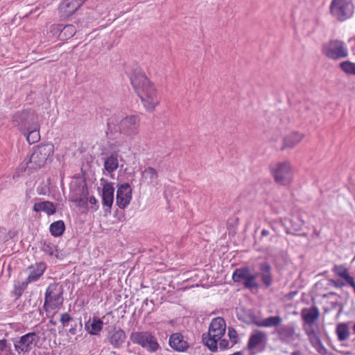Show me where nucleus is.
Wrapping results in <instances>:
<instances>
[{"instance_id": "obj_28", "label": "nucleus", "mask_w": 355, "mask_h": 355, "mask_svg": "<svg viewBox=\"0 0 355 355\" xmlns=\"http://www.w3.org/2000/svg\"><path fill=\"white\" fill-rule=\"evenodd\" d=\"M76 33V27L72 24H69L62 28L60 31L59 37L61 40H67L72 37Z\"/></svg>"}, {"instance_id": "obj_10", "label": "nucleus", "mask_w": 355, "mask_h": 355, "mask_svg": "<svg viewBox=\"0 0 355 355\" xmlns=\"http://www.w3.org/2000/svg\"><path fill=\"white\" fill-rule=\"evenodd\" d=\"M332 15L340 21H345L353 14L352 0H333L331 3Z\"/></svg>"}, {"instance_id": "obj_35", "label": "nucleus", "mask_w": 355, "mask_h": 355, "mask_svg": "<svg viewBox=\"0 0 355 355\" xmlns=\"http://www.w3.org/2000/svg\"><path fill=\"white\" fill-rule=\"evenodd\" d=\"M88 202L90 204V209L92 211L95 212L98 209V203L97 199L92 196L88 198Z\"/></svg>"}, {"instance_id": "obj_45", "label": "nucleus", "mask_w": 355, "mask_h": 355, "mask_svg": "<svg viewBox=\"0 0 355 355\" xmlns=\"http://www.w3.org/2000/svg\"><path fill=\"white\" fill-rule=\"evenodd\" d=\"M352 330H353V332L355 334V322H354V326L352 327Z\"/></svg>"}, {"instance_id": "obj_46", "label": "nucleus", "mask_w": 355, "mask_h": 355, "mask_svg": "<svg viewBox=\"0 0 355 355\" xmlns=\"http://www.w3.org/2000/svg\"><path fill=\"white\" fill-rule=\"evenodd\" d=\"M311 334H312V338L313 337V331H311Z\"/></svg>"}, {"instance_id": "obj_30", "label": "nucleus", "mask_w": 355, "mask_h": 355, "mask_svg": "<svg viewBox=\"0 0 355 355\" xmlns=\"http://www.w3.org/2000/svg\"><path fill=\"white\" fill-rule=\"evenodd\" d=\"M277 334L282 340H286L291 337L294 333V330L292 327L288 326L280 327L276 330Z\"/></svg>"}, {"instance_id": "obj_24", "label": "nucleus", "mask_w": 355, "mask_h": 355, "mask_svg": "<svg viewBox=\"0 0 355 355\" xmlns=\"http://www.w3.org/2000/svg\"><path fill=\"white\" fill-rule=\"evenodd\" d=\"M282 322L280 316H270L262 320L255 322L257 327H274L279 326Z\"/></svg>"}, {"instance_id": "obj_20", "label": "nucleus", "mask_w": 355, "mask_h": 355, "mask_svg": "<svg viewBox=\"0 0 355 355\" xmlns=\"http://www.w3.org/2000/svg\"><path fill=\"white\" fill-rule=\"evenodd\" d=\"M119 155L114 152L110 154L104 161V168L108 173H112L119 167Z\"/></svg>"}, {"instance_id": "obj_42", "label": "nucleus", "mask_w": 355, "mask_h": 355, "mask_svg": "<svg viewBox=\"0 0 355 355\" xmlns=\"http://www.w3.org/2000/svg\"><path fill=\"white\" fill-rule=\"evenodd\" d=\"M315 347L318 348L319 353L322 354V355H324V354H325L327 353V350L324 347L320 346V344H317L315 346Z\"/></svg>"}, {"instance_id": "obj_33", "label": "nucleus", "mask_w": 355, "mask_h": 355, "mask_svg": "<svg viewBox=\"0 0 355 355\" xmlns=\"http://www.w3.org/2000/svg\"><path fill=\"white\" fill-rule=\"evenodd\" d=\"M340 67L348 74L355 75V63L350 61H345L340 63Z\"/></svg>"}, {"instance_id": "obj_44", "label": "nucleus", "mask_w": 355, "mask_h": 355, "mask_svg": "<svg viewBox=\"0 0 355 355\" xmlns=\"http://www.w3.org/2000/svg\"><path fill=\"white\" fill-rule=\"evenodd\" d=\"M270 234V232L267 230H263L261 231V236H268Z\"/></svg>"}, {"instance_id": "obj_5", "label": "nucleus", "mask_w": 355, "mask_h": 355, "mask_svg": "<svg viewBox=\"0 0 355 355\" xmlns=\"http://www.w3.org/2000/svg\"><path fill=\"white\" fill-rule=\"evenodd\" d=\"M13 123L24 135H26V132L29 129L40 125L38 115L32 110L17 112L13 117Z\"/></svg>"}, {"instance_id": "obj_32", "label": "nucleus", "mask_w": 355, "mask_h": 355, "mask_svg": "<svg viewBox=\"0 0 355 355\" xmlns=\"http://www.w3.org/2000/svg\"><path fill=\"white\" fill-rule=\"evenodd\" d=\"M88 190L87 188L83 189V193L80 196V197L77 198L74 200L75 203L79 207H85L87 205L88 203Z\"/></svg>"}, {"instance_id": "obj_17", "label": "nucleus", "mask_w": 355, "mask_h": 355, "mask_svg": "<svg viewBox=\"0 0 355 355\" xmlns=\"http://www.w3.org/2000/svg\"><path fill=\"white\" fill-rule=\"evenodd\" d=\"M304 137V135L300 132H292L284 137L282 149L292 148L300 144Z\"/></svg>"}, {"instance_id": "obj_19", "label": "nucleus", "mask_w": 355, "mask_h": 355, "mask_svg": "<svg viewBox=\"0 0 355 355\" xmlns=\"http://www.w3.org/2000/svg\"><path fill=\"white\" fill-rule=\"evenodd\" d=\"M85 327L86 331L90 335H98L103 329V322L101 320V319L97 317H94L91 323H89V321H88L85 324Z\"/></svg>"}, {"instance_id": "obj_41", "label": "nucleus", "mask_w": 355, "mask_h": 355, "mask_svg": "<svg viewBox=\"0 0 355 355\" xmlns=\"http://www.w3.org/2000/svg\"><path fill=\"white\" fill-rule=\"evenodd\" d=\"M319 316V311H318V309L315 307V306H312V322H313V321L317 319Z\"/></svg>"}, {"instance_id": "obj_21", "label": "nucleus", "mask_w": 355, "mask_h": 355, "mask_svg": "<svg viewBox=\"0 0 355 355\" xmlns=\"http://www.w3.org/2000/svg\"><path fill=\"white\" fill-rule=\"evenodd\" d=\"M259 269L261 270V278L263 284L267 288L270 286L272 282L270 266L267 262H264L260 265Z\"/></svg>"}, {"instance_id": "obj_13", "label": "nucleus", "mask_w": 355, "mask_h": 355, "mask_svg": "<svg viewBox=\"0 0 355 355\" xmlns=\"http://www.w3.org/2000/svg\"><path fill=\"white\" fill-rule=\"evenodd\" d=\"M267 341V335L265 332L255 330L249 337L247 347L250 352V355H254L255 351L260 347L263 346Z\"/></svg>"}, {"instance_id": "obj_40", "label": "nucleus", "mask_w": 355, "mask_h": 355, "mask_svg": "<svg viewBox=\"0 0 355 355\" xmlns=\"http://www.w3.org/2000/svg\"><path fill=\"white\" fill-rule=\"evenodd\" d=\"M8 342L6 339L0 340V355H2L1 353L7 348Z\"/></svg>"}, {"instance_id": "obj_18", "label": "nucleus", "mask_w": 355, "mask_h": 355, "mask_svg": "<svg viewBox=\"0 0 355 355\" xmlns=\"http://www.w3.org/2000/svg\"><path fill=\"white\" fill-rule=\"evenodd\" d=\"M114 193L113 183L107 182L103 185L102 189V203L103 206L111 208L114 202Z\"/></svg>"}, {"instance_id": "obj_22", "label": "nucleus", "mask_w": 355, "mask_h": 355, "mask_svg": "<svg viewBox=\"0 0 355 355\" xmlns=\"http://www.w3.org/2000/svg\"><path fill=\"white\" fill-rule=\"evenodd\" d=\"M33 210L35 212L42 211L49 216L55 213L56 208L53 202L50 201H44L35 203L33 205Z\"/></svg>"}, {"instance_id": "obj_14", "label": "nucleus", "mask_w": 355, "mask_h": 355, "mask_svg": "<svg viewBox=\"0 0 355 355\" xmlns=\"http://www.w3.org/2000/svg\"><path fill=\"white\" fill-rule=\"evenodd\" d=\"M132 199V189L128 184L120 185L116 191V205L121 209H125Z\"/></svg>"}, {"instance_id": "obj_6", "label": "nucleus", "mask_w": 355, "mask_h": 355, "mask_svg": "<svg viewBox=\"0 0 355 355\" xmlns=\"http://www.w3.org/2000/svg\"><path fill=\"white\" fill-rule=\"evenodd\" d=\"M257 275L252 274L248 267L236 268L232 273V280L235 283H242L244 288L253 290L257 289L259 284L257 281Z\"/></svg>"}, {"instance_id": "obj_3", "label": "nucleus", "mask_w": 355, "mask_h": 355, "mask_svg": "<svg viewBox=\"0 0 355 355\" xmlns=\"http://www.w3.org/2000/svg\"><path fill=\"white\" fill-rule=\"evenodd\" d=\"M63 288L58 283L50 284L46 289L43 307L46 311L59 310L63 305Z\"/></svg>"}, {"instance_id": "obj_1", "label": "nucleus", "mask_w": 355, "mask_h": 355, "mask_svg": "<svg viewBox=\"0 0 355 355\" xmlns=\"http://www.w3.org/2000/svg\"><path fill=\"white\" fill-rule=\"evenodd\" d=\"M130 78L131 85L144 110L153 112L160 104V94L155 84L141 71H135Z\"/></svg>"}, {"instance_id": "obj_29", "label": "nucleus", "mask_w": 355, "mask_h": 355, "mask_svg": "<svg viewBox=\"0 0 355 355\" xmlns=\"http://www.w3.org/2000/svg\"><path fill=\"white\" fill-rule=\"evenodd\" d=\"M24 135L26 137V140L30 144L37 142L40 139V125L29 129V130H27L26 135Z\"/></svg>"}, {"instance_id": "obj_27", "label": "nucleus", "mask_w": 355, "mask_h": 355, "mask_svg": "<svg viewBox=\"0 0 355 355\" xmlns=\"http://www.w3.org/2000/svg\"><path fill=\"white\" fill-rule=\"evenodd\" d=\"M65 230V225L62 220H60L51 224L49 230L54 236H61Z\"/></svg>"}, {"instance_id": "obj_7", "label": "nucleus", "mask_w": 355, "mask_h": 355, "mask_svg": "<svg viewBox=\"0 0 355 355\" xmlns=\"http://www.w3.org/2000/svg\"><path fill=\"white\" fill-rule=\"evenodd\" d=\"M53 153V146L50 144L40 145L33 148L30 155L28 164L30 167L37 168L43 166L48 157Z\"/></svg>"}, {"instance_id": "obj_31", "label": "nucleus", "mask_w": 355, "mask_h": 355, "mask_svg": "<svg viewBox=\"0 0 355 355\" xmlns=\"http://www.w3.org/2000/svg\"><path fill=\"white\" fill-rule=\"evenodd\" d=\"M29 284L31 283L28 282L26 279L23 282H15L14 284L15 295L17 297H21Z\"/></svg>"}, {"instance_id": "obj_25", "label": "nucleus", "mask_w": 355, "mask_h": 355, "mask_svg": "<svg viewBox=\"0 0 355 355\" xmlns=\"http://www.w3.org/2000/svg\"><path fill=\"white\" fill-rule=\"evenodd\" d=\"M348 324L347 322H340L336 325V333L339 341H344L349 338L350 332Z\"/></svg>"}, {"instance_id": "obj_4", "label": "nucleus", "mask_w": 355, "mask_h": 355, "mask_svg": "<svg viewBox=\"0 0 355 355\" xmlns=\"http://www.w3.org/2000/svg\"><path fill=\"white\" fill-rule=\"evenodd\" d=\"M130 339L150 353H155L160 349L157 338L148 331H134L130 334Z\"/></svg>"}, {"instance_id": "obj_43", "label": "nucleus", "mask_w": 355, "mask_h": 355, "mask_svg": "<svg viewBox=\"0 0 355 355\" xmlns=\"http://www.w3.org/2000/svg\"><path fill=\"white\" fill-rule=\"evenodd\" d=\"M69 332L71 334V335H75L76 334V325H75L74 327H71L69 329Z\"/></svg>"}, {"instance_id": "obj_12", "label": "nucleus", "mask_w": 355, "mask_h": 355, "mask_svg": "<svg viewBox=\"0 0 355 355\" xmlns=\"http://www.w3.org/2000/svg\"><path fill=\"white\" fill-rule=\"evenodd\" d=\"M40 337L36 333L28 332L14 343V347L19 354L28 353L37 346Z\"/></svg>"}, {"instance_id": "obj_8", "label": "nucleus", "mask_w": 355, "mask_h": 355, "mask_svg": "<svg viewBox=\"0 0 355 355\" xmlns=\"http://www.w3.org/2000/svg\"><path fill=\"white\" fill-rule=\"evenodd\" d=\"M275 181L281 185H287L293 180V170L288 162H279L270 167Z\"/></svg>"}, {"instance_id": "obj_36", "label": "nucleus", "mask_w": 355, "mask_h": 355, "mask_svg": "<svg viewBox=\"0 0 355 355\" xmlns=\"http://www.w3.org/2000/svg\"><path fill=\"white\" fill-rule=\"evenodd\" d=\"M302 317L306 324L311 325V309H304L302 311Z\"/></svg>"}, {"instance_id": "obj_37", "label": "nucleus", "mask_w": 355, "mask_h": 355, "mask_svg": "<svg viewBox=\"0 0 355 355\" xmlns=\"http://www.w3.org/2000/svg\"><path fill=\"white\" fill-rule=\"evenodd\" d=\"M228 336L230 337V339L234 343H236V338L238 337V335H237V332L236 331L232 328V327H230L228 329Z\"/></svg>"}, {"instance_id": "obj_9", "label": "nucleus", "mask_w": 355, "mask_h": 355, "mask_svg": "<svg viewBox=\"0 0 355 355\" xmlns=\"http://www.w3.org/2000/svg\"><path fill=\"white\" fill-rule=\"evenodd\" d=\"M141 119L138 114H130L123 118L119 123V130L121 135L133 138L139 134Z\"/></svg>"}, {"instance_id": "obj_11", "label": "nucleus", "mask_w": 355, "mask_h": 355, "mask_svg": "<svg viewBox=\"0 0 355 355\" xmlns=\"http://www.w3.org/2000/svg\"><path fill=\"white\" fill-rule=\"evenodd\" d=\"M324 54L330 59L339 60L348 55V49L345 43L340 40H331L323 46Z\"/></svg>"}, {"instance_id": "obj_38", "label": "nucleus", "mask_w": 355, "mask_h": 355, "mask_svg": "<svg viewBox=\"0 0 355 355\" xmlns=\"http://www.w3.org/2000/svg\"><path fill=\"white\" fill-rule=\"evenodd\" d=\"M72 320V318L67 313H64L60 316V322L63 326H65L69 321Z\"/></svg>"}, {"instance_id": "obj_2", "label": "nucleus", "mask_w": 355, "mask_h": 355, "mask_svg": "<svg viewBox=\"0 0 355 355\" xmlns=\"http://www.w3.org/2000/svg\"><path fill=\"white\" fill-rule=\"evenodd\" d=\"M226 324L223 318L217 317L211 320L207 334H202V342L209 349L215 352L218 349V341L224 336Z\"/></svg>"}, {"instance_id": "obj_26", "label": "nucleus", "mask_w": 355, "mask_h": 355, "mask_svg": "<svg viewBox=\"0 0 355 355\" xmlns=\"http://www.w3.org/2000/svg\"><path fill=\"white\" fill-rule=\"evenodd\" d=\"M157 178V171L151 166L146 168L141 173L142 180L146 181L148 184H152Z\"/></svg>"}, {"instance_id": "obj_23", "label": "nucleus", "mask_w": 355, "mask_h": 355, "mask_svg": "<svg viewBox=\"0 0 355 355\" xmlns=\"http://www.w3.org/2000/svg\"><path fill=\"white\" fill-rule=\"evenodd\" d=\"M125 338V331L122 329H118L110 336L109 340L114 347H119L124 343Z\"/></svg>"}, {"instance_id": "obj_39", "label": "nucleus", "mask_w": 355, "mask_h": 355, "mask_svg": "<svg viewBox=\"0 0 355 355\" xmlns=\"http://www.w3.org/2000/svg\"><path fill=\"white\" fill-rule=\"evenodd\" d=\"M219 342V347L221 349H226L229 347V341L226 339H222V338L218 341Z\"/></svg>"}, {"instance_id": "obj_15", "label": "nucleus", "mask_w": 355, "mask_h": 355, "mask_svg": "<svg viewBox=\"0 0 355 355\" xmlns=\"http://www.w3.org/2000/svg\"><path fill=\"white\" fill-rule=\"evenodd\" d=\"M46 267V264L44 262L36 263L29 266L26 269V272H28L26 278L28 282L32 283L38 281L44 275Z\"/></svg>"}, {"instance_id": "obj_34", "label": "nucleus", "mask_w": 355, "mask_h": 355, "mask_svg": "<svg viewBox=\"0 0 355 355\" xmlns=\"http://www.w3.org/2000/svg\"><path fill=\"white\" fill-rule=\"evenodd\" d=\"M331 285L336 288H341L344 286H348L346 279H331L330 280Z\"/></svg>"}, {"instance_id": "obj_16", "label": "nucleus", "mask_w": 355, "mask_h": 355, "mask_svg": "<svg viewBox=\"0 0 355 355\" xmlns=\"http://www.w3.org/2000/svg\"><path fill=\"white\" fill-rule=\"evenodd\" d=\"M169 345L178 352H184L189 348L188 343L180 333H174L170 336Z\"/></svg>"}]
</instances>
